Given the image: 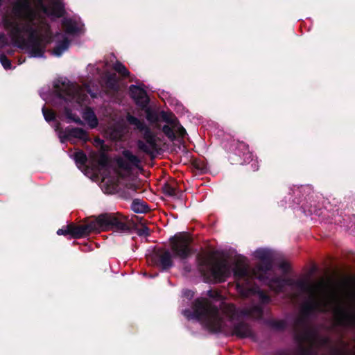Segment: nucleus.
I'll return each instance as SVG.
<instances>
[{
	"label": "nucleus",
	"instance_id": "1",
	"mask_svg": "<svg viewBox=\"0 0 355 355\" xmlns=\"http://www.w3.org/2000/svg\"><path fill=\"white\" fill-rule=\"evenodd\" d=\"M12 12L18 20L6 19L4 26L15 44L33 58H42L46 44L51 41L49 17H60L64 13L60 0H49L44 6L41 0L33 5L30 0H16Z\"/></svg>",
	"mask_w": 355,
	"mask_h": 355
},
{
	"label": "nucleus",
	"instance_id": "2",
	"mask_svg": "<svg viewBox=\"0 0 355 355\" xmlns=\"http://www.w3.org/2000/svg\"><path fill=\"white\" fill-rule=\"evenodd\" d=\"M209 299L201 297L195 300L193 311L185 309L183 315L189 320H196L204 327L214 332L239 338H254L251 326L242 319L243 316L262 315V309L255 306L250 310H240L233 304L226 303L216 291H207Z\"/></svg>",
	"mask_w": 355,
	"mask_h": 355
},
{
	"label": "nucleus",
	"instance_id": "3",
	"mask_svg": "<svg viewBox=\"0 0 355 355\" xmlns=\"http://www.w3.org/2000/svg\"><path fill=\"white\" fill-rule=\"evenodd\" d=\"M54 86L53 105L57 108L60 116L64 117L68 123L74 122L83 125V121L77 115L76 111L82 110L88 103L87 94L95 97L89 86L80 87L76 83L69 82L66 78L56 80Z\"/></svg>",
	"mask_w": 355,
	"mask_h": 355
},
{
	"label": "nucleus",
	"instance_id": "4",
	"mask_svg": "<svg viewBox=\"0 0 355 355\" xmlns=\"http://www.w3.org/2000/svg\"><path fill=\"white\" fill-rule=\"evenodd\" d=\"M267 284L272 290L278 293L283 291L286 286L297 288L300 293L308 295L302 306L304 315L315 313H327L331 309V300L327 296H320L317 293V286L305 280H293L282 278L271 273L267 280L261 282Z\"/></svg>",
	"mask_w": 355,
	"mask_h": 355
},
{
	"label": "nucleus",
	"instance_id": "5",
	"mask_svg": "<svg viewBox=\"0 0 355 355\" xmlns=\"http://www.w3.org/2000/svg\"><path fill=\"white\" fill-rule=\"evenodd\" d=\"M254 257L261 261L263 265H257L252 270L245 263H238L234 268V276L237 280V290L245 297L249 296L253 291L251 281L254 279L261 282L267 280L268 276L272 273V252L268 249L259 248L253 253Z\"/></svg>",
	"mask_w": 355,
	"mask_h": 355
},
{
	"label": "nucleus",
	"instance_id": "6",
	"mask_svg": "<svg viewBox=\"0 0 355 355\" xmlns=\"http://www.w3.org/2000/svg\"><path fill=\"white\" fill-rule=\"evenodd\" d=\"M110 229L121 232L128 231L130 227L128 217L119 214H101L87 225H75L70 224L69 234L75 238H80L92 232Z\"/></svg>",
	"mask_w": 355,
	"mask_h": 355
},
{
	"label": "nucleus",
	"instance_id": "7",
	"mask_svg": "<svg viewBox=\"0 0 355 355\" xmlns=\"http://www.w3.org/2000/svg\"><path fill=\"white\" fill-rule=\"evenodd\" d=\"M199 270L208 282L218 283L225 282L231 275V268L225 260H214L208 254L198 256Z\"/></svg>",
	"mask_w": 355,
	"mask_h": 355
},
{
	"label": "nucleus",
	"instance_id": "8",
	"mask_svg": "<svg viewBox=\"0 0 355 355\" xmlns=\"http://www.w3.org/2000/svg\"><path fill=\"white\" fill-rule=\"evenodd\" d=\"M62 26L65 33H58L53 37L55 46L51 54L57 57L62 55L68 49L70 43L69 35L80 33L83 28V24L78 17H64Z\"/></svg>",
	"mask_w": 355,
	"mask_h": 355
},
{
	"label": "nucleus",
	"instance_id": "9",
	"mask_svg": "<svg viewBox=\"0 0 355 355\" xmlns=\"http://www.w3.org/2000/svg\"><path fill=\"white\" fill-rule=\"evenodd\" d=\"M127 121L135 126V129L142 133L145 141L138 140V148L142 152L151 155L157 150V136L150 128L138 118L128 114L126 116Z\"/></svg>",
	"mask_w": 355,
	"mask_h": 355
},
{
	"label": "nucleus",
	"instance_id": "10",
	"mask_svg": "<svg viewBox=\"0 0 355 355\" xmlns=\"http://www.w3.org/2000/svg\"><path fill=\"white\" fill-rule=\"evenodd\" d=\"M97 166L94 169V173L101 175L102 177L101 188L106 193H112L116 189V184L112 180L110 184L108 177L112 168L110 166L109 159L104 153H99L96 157Z\"/></svg>",
	"mask_w": 355,
	"mask_h": 355
},
{
	"label": "nucleus",
	"instance_id": "11",
	"mask_svg": "<svg viewBox=\"0 0 355 355\" xmlns=\"http://www.w3.org/2000/svg\"><path fill=\"white\" fill-rule=\"evenodd\" d=\"M160 117L167 123L162 128V130L169 140L174 141L177 137H184L186 135V130L173 113L162 111Z\"/></svg>",
	"mask_w": 355,
	"mask_h": 355
},
{
	"label": "nucleus",
	"instance_id": "12",
	"mask_svg": "<svg viewBox=\"0 0 355 355\" xmlns=\"http://www.w3.org/2000/svg\"><path fill=\"white\" fill-rule=\"evenodd\" d=\"M191 238L186 234H180L171 239V249L175 257L187 259L191 254Z\"/></svg>",
	"mask_w": 355,
	"mask_h": 355
},
{
	"label": "nucleus",
	"instance_id": "13",
	"mask_svg": "<svg viewBox=\"0 0 355 355\" xmlns=\"http://www.w3.org/2000/svg\"><path fill=\"white\" fill-rule=\"evenodd\" d=\"M117 166L124 175H129L135 168H139L141 159L130 150H125L122 156L116 160Z\"/></svg>",
	"mask_w": 355,
	"mask_h": 355
},
{
	"label": "nucleus",
	"instance_id": "14",
	"mask_svg": "<svg viewBox=\"0 0 355 355\" xmlns=\"http://www.w3.org/2000/svg\"><path fill=\"white\" fill-rule=\"evenodd\" d=\"M60 123L55 125V130L58 132V137L62 143L65 141L73 142L74 139H78L83 141H87L89 139L87 132L80 128H67L65 130H60Z\"/></svg>",
	"mask_w": 355,
	"mask_h": 355
},
{
	"label": "nucleus",
	"instance_id": "15",
	"mask_svg": "<svg viewBox=\"0 0 355 355\" xmlns=\"http://www.w3.org/2000/svg\"><path fill=\"white\" fill-rule=\"evenodd\" d=\"M95 69L96 71V73L103 79L106 86L109 89L113 91H115L118 89V79L116 75V73H107L108 68L107 63H98Z\"/></svg>",
	"mask_w": 355,
	"mask_h": 355
},
{
	"label": "nucleus",
	"instance_id": "16",
	"mask_svg": "<svg viewBox=\"0 0 355 355\" xmlns=\"http://www.w3.org/2000/svg\"><path fill=\"white\" fill-rule=\"evenodd\" d=\"M129 92L131 97L134 99L137 105L141 107L147 106L149 99L144 88L132 85L130 87Z\"/></svg>",
	"mask_w": 355,
	"mask_h": 355
},
{
	"label": "nucleus",
	"instance_id": "17",
	"mask_svg": "<svg viewBox=\"0 0 355 355\" xmlns=\"http://www.w3.org/2000/svg\"><path fill=\"white\" fill-rule=\"evenodd\" d=\"M125 132L123 125L121 122H116L109 125L105 130V134L112 140L121 139Z\"/></svg>",
	"mask_w": 355,
	"mask_h": 355
},
{
	"label": "nucleus",
	"instance_id": "18",
	"mask_svg": "<svg viewBox=\"0 0 355 355\" xmlns=\"http://www.w3.org/2000/svg\"><path fill=\"white\" fill-rule=\"evenodd\" d=\"M82 117L90 128H95L98 125V120L94 112L89 107L83 110Z\"/></svg>",
	"mask_w": 355,
	"mask_h": 355
},
{
	"label": "nucleus",
	"instance_id": "19",
	"mask_svg": "<svg viewBox=\"0 0 355 355\" xmlns=\"http://www.w3.org/2000/svg\"><path fill=\"white\" fill-rule=\"evenodd\" d=\"M158 263L163 270L171 268L173 265L172 254L169 250L160 252L157 254Z\"/></svg>",
	"mask_w": 355,
	"mask_h": 355
},
{
	"label": "nucleus",
	"instance_id": "20",
	"mask_svg": "<svg viewBox=\"0 0 355 355\" xmlns=\"http://www.w3.org/2000/svg\"><path fill=\"white\" fill-rule=\"evenodd\" d=\"M146 115L147 121L154 128L157 130L161 129L160 125L159 124L160 114L159 115L157 112L147 109L146 110Z\"/></svg>",
	"mask_w": 355,
	"mask_h": 355
},
{
	"label": "nucleus",
	"instance_id": "21",
	"mask_svg": "<svg viewBox=\"0 0 355 355\" xmlns=\"http://www.w3.org/2000/svg\"><path fill=\"white\" fill-rule=\"evenodd\" d=\"M71 157L73 159L79 168H85L87 159L85 154L82 150L74 152Z\"/></svg>",
	"mask_w": 355,
	"mask_h": 355
},
{
	"label": "nucleus",
	"instance_id": "22",
	"mask_svg": "<svg viewBox=\"0 0 355 355\" xmlns=\"http://www.w3.org/2000/svg\"><path fill=\"white\" fill-rule=\"evenodd\" d=\"M131 209L135 213H145L148 210V207L145 202L139 200H135L132 202Z\"/></svg>",
	"mask_w": 355,
	"mask_h": 355
},
{
	"label": "nucleus",
	"instance_id": "23",
	"mask_svg": "<svg viewBox=\"0 0 355 355\" xmlns=\"http://www.w3.org/2000/svg\"><path fill=\"white\" fill-rule=\"evenodd\" d=\"M114 69L121 76L125 78L130 76V72L127 68L121 62H116L114 65Z\"/></svg>",
	"mask_w": 355,
	"mask_h": 355
},
{
	"label": "nucleus",
	"instance_id": "24",
	"mask_svg": "<svg viewBox=\"0 0 355 355\" xmlns=\"http://www.w3.org/2000/svg\"><path fill=\"white\" fill-rule=\"evenodd\" d=\"M42 113L44 115V117L45 120L47 122L54 121L55 119V113L51 110L47 109L45 106H43L42 107Z\"/></svg>",
	"mask_w": 355,
	"mask_h": 355
},
{
	"label": "nucleus",
	"instance_id": "25",
	"mask_svg": "<svg viewBox=\"0 0 355 355\" xmlns=\"http://www.w3.org/2000/svg\"><path fill=\"white\" fill-rule=\"evenodd\" d=\"M0 62L5 69H12V64L6 55L2 53H0Z\"/></svg>",
	"mask_w": 355,
	"mask_h": 355
},
{
	"label": "nucleus",
	"instance_id": "26",
	"mask_svg": "<svg viewBox=\"0 0 355 355\" xmlns=\"http://www.w3.org/2000/svg\"><path fill=\"white\" fill-rule=\"evenodd\" d=\"M164 193L168 196H174L176 195V189L170 184H166L164 187Z\"/></svg>",
	"mask_w": 355,
	"mask_h": 355
},
{
	"label": "nucleus",
	"instance_id": "27",
	"mask_svg": "<svg viewBox=\"0 0 355 355\" xmlns=\"http://www.w3.org/2000/svg\"><path fill=\"white\" fill-rule=\"evenodd\" d=\"M259 297L261 302L263 304H267L270 301V297L265 293L261 291L259 292Z\"/></svg>",
	"mask_w": 355,
	"mask_h": 355
},
{
	"label": "nucleus",
	"instance_id": "28",
	"mask_svg": "<svg viewBox=\"0 0 355 355\" xmlns=\"http://www.w3.org/2000/svg\"><path fill=\"white\" fill-rule=\"evenodd\" d=\"M8 44V39L5 35H0V49L3 48L4 46Z\"/></svg>",
	"mask_w": 355,
	"mask_h": 355
},
{
	"label": "nucleus",
	"instance_id": "29",
	"mask_svg": "<svg viewBox=\"0 0 355 355\" xmlns=\"http://www.w3.org/2000/svg\"><path fill=\"white\" fill-rule=\"evenodd\" d=\"M125 187L126 189L130 190V192H136L138 189V186L134 182H129L126 184Z\"/></svg>",
	"mask_w": 355,
	"mask_h": 355
},
{
	"label": "nucleus",
	"instance_id": "30",
	"mask_svg": "<svg viewBox=\"0 0 355 355\" xmlns=\"http://www.w3.org/2000/svg\"><path fill=\"white\" fill-rule=\"evenodd\" d=\"M138 234L139 236H148L149 235V229L147 227H142L138 229Z\"/></svg>",
	"mask_w": 355,
	"mask_h": 355
},
{
	"label": "nucleus",
	"instance_id": "31",
	"mask_svg": "<svg viewBox=\"0 0 355 355\" xmlns=\"http://www.w3.org/2000/svg\"><path fill=\"white\" fill-rule=\"evenodd\" d=\"M57 234L58 235H67L69 234V225H68L65 228L59 229L57 231Z\"/></svg>",
	"mask_w": 355,
	"mask_h": 355
},
{
	"label": "nucleus",
	"instance_id": "32",
	"mask_svg": "<svg viewBox=\"0 0 355 355\" xmlns=\"http://www.w3.org/2000/svg\"><path fill=\"white\" fill-rule=\"evenodd\" d=\"M183 295L188 298H190L193 297V293L191 291L185 290L183 291Z\"/></svg>",
	"mask_w": 355,
	"mask_h": 355
},
{
	"label": "nucleus",
	"instance_id": "33",
	"mask_svg": "<svg viewBox=\"0 0 355 355\" xmlns=\"http://www.w3.org/2000/svg\"><path fill=\"white\" fill-rule=\"evenodd\" d=\"M279 267L282 270H284V272H286V270L288 268V266L286 263H282L280 264Z\"/></svg>",
	"mask_w": 355,
	"mask_h": 355
},
{
	"label": "nucleus",
	"instance_id": "34",
	"mask_svg": "<svg viewBox=\"0 0 355 355\" xmlns=\"http://www.w3.org/2000/svg\"><path fill=\"white\" fill-rule=\"evenodd\" d=\"M252 155L251 153H248L245 154V159H251V160H252Z\"/></svg>",
	"mask_w": 355,
	"mask_h": 355
},
{
	"label": "nucleus",
	"instance_id": "35",
	"mask_svg": "<svg viewBox=\"0 0 355 355\" xmlns=\"http://www.w3.org/2000/svg\"><path fill=\"white\" fill-rule=\"evenodd\" d=\"M275 355H291V354L286 352H279L277 353Z\"/></svg>",
	"mask_w": 355,
	"mask_h": 355
},
{
	"label": "nucleus",
	"instance_id": "36",
	"mask_svg": "<svg viewBox=\"0 0 355 355\" xmlns=\"http://www.w3.org/2000/svg\"><path fill=\"white\" fill-rule=\"evenodd\" d=\"M344 316L346 317V318H349V319H354V316L353 315H349L348 313H343Z\"/></svg>",
	"mask_w": 355,
	"mask_h": 355
},
{
	"label": "nucleus",
	"instance_id": "37",
	"mask_svg": "<svg viewBox=\"0 0 355 355\" xmlns=\"http://www.w3.org/2000/svg\"><path fill=\"white\" fill-rule=\"evenodd\" d=\"M94 67V66L89 65L88 66V70L92 71Z\"/></svg>",
	"mask_w": 355,
	"mask_h": 355
},
{
	"label": "nucleus",
	"instance_id": "38",
	"mask_svg": "<svg viewBox=\"0 0 355 355\" xmlns=\"http://www.w3.org/2000/svg\"><path fill=\"white\" fill-rule=\"evenodd\" d=\"M257 169H258V167H257V166H254V167H253V170H254V171H256V170H257Z\"/></svg>",
	"mask_w": 355,
	"mask_h": 355
},
{
	"label": "nucleus",
	"instance_id": "39",
	"mask_svg": "<svg viewBox=\"0 0 355 355\" xmlns=\"http://www.w3.org/2000/svg\"><path fill=\"white\" fill-rule=\"evenodd\" d=\"M41 97H42V98H44V100H46V98H44V96H43V95H41Z\"/></svg>",
	"mask_w": 355,
	"mask_h": 355
},
{
	"label": "nucleus",
	"instance_id": "40",
	"mask_svg": "<svg viewBox=\"0 0 355 355\" xmlns=\"http://www.w3.org/2000/svg\"><path fill=\"white\" fill-rule=\"evenodd\" d=\"M41 97H42V98H44V100H46V98H44V96H43V95H41Z\"/></svg>",
	"mask_w": 355,
	"mask_h": 355
},
{
	"label": "nucleus",
	"instance_id": "41",
	"mask_svg": "<svg viewBox=\"0 0 355 355\" xmlns=\"http://www.w3.org/2000/svg\"><path fill=\"white\" fill-rule=\"evenodd\" d=\"M19 62H20V64H22V62H24V60H23V61H19Z\"/></svg>",
	"mask_w": 355,
	"mask_h": 355
}]
</instances>
